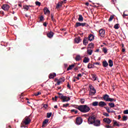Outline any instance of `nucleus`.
Listing matches in <instances>:
<instances>
[{
  "label": "nucleus",
  "mask_w": 128,
  "mask_h": 128,
  "mask_svg": "<svg viewBox=\"0 0 128 128\" xmlns=\"http://www.w3.org/2000/svg\"><path fill=\"white\" fill-rule=\"evenodd\" d=\"M88 38L90 42H92V40H94V36L92 34H90L88 37Z\"/></svg>",
  "instance_id": "obj_15"
},
{
  "label": "nucleus",
  "mask_w": 128,
  "mask_h": 128,
  "mask_svg": "<svg viewBox=\"0 0 128 128\" xmlns=\"http://www.w3.org/2000/svg\"><path fill=\"white\" fill-rule=\"evenodd\" d=\"M75 60L76 62H78V61L80 60H82V58L80 57V56L77 55L76 56Z\"/></svg>",
  "instance_id": "obj_24"
},
{
  "label": "nucleus",
  "mask_w": 128,
  "mask_h": 128,
  "mask_svg": "<svg viewBox=\"0 0 128 128\" xmlns=\"http://www.w3.org/2000/svg\"><path fill=\"white\" fill-rule=\"evenodd\" d=\"M106 110H107L109 114L110 112V107H106Z\"/></svg>",
  "instance_id": "obj_38"
},
{
  "label": "nucleus",
  "mask_w": 128,
  "mask_h": 128,
  "mask_svg": "<svg viewBox=\"0 0 128 128\" xmlns=\"http://www.w3.org/2000/svg\"><path fill=\"white\" fill-rule=\"evenodd\" d=\"M99 34L102 38H104V36H106V31L102 29H100L99 30Z\"/></svg>",
  "instance_id": "obj_9"
},
{
  "label": "nucleus",
  "mask_w": 128,
  "mask_h": 128,
  "mask_svg": "<svg viewBox=\"0 0 128 128\" xmlns=\"http://www.w3.org/2000/svg\"><path fill=\"white\" fill-rule=\"evenodd\" d=\"M123 120H128V116H124L122 117Z\"/></svg>",
  "instance_id": "obj_45"
},
{
  "label": "nucleus",
  "mask_w": 128,
  "mask_h": 128,
  "mask_svg": "<svg viewBox=\"0 0 128 128\" xmlns=\"http://www.w3.org/2000/svg\"><path fill=\"white\" fill-rule=\"evenodd\" d=\"M43 25L44 26H46V22H44Z\"/></svg>",
  "instance_id": "obj_59"
},
{
  "label": "nucleus",
  "mask_w": 128,
  "mask_h": 128,
  "mask_svg": "<svg viewBox=\"0 0 128 128\" xmlns=\"http://www.w3.org/2000/svg\"><path fill=\"white\" fill-rule=\"evenodd\" d=\"M90 62V58L85 57L83 60V62L86 64Z\"/></svg>",
  "instance_id": "obj_20"
},
{
  "label": "nucleus",
  "mask_w": 128,
  "mask_h": 128,
  "mask_svg": "<svg viewBox=\"0 0 128 128\" xmlns=\"http://www.w3.org/2000/svg\"><path fill=\"white\" fill-rule=\"evenodd\" d=\"M40 94H42L41 92H36L34 94V96H40Z\"/></svg>",
  "instance_id": "obj_37"
},
{
  "label": "nucleus",
  "mask_w": 128,
  "mask_h": 128,
  "mask_svg": "<svg viewBox=\"0 0 128 128\" xmlns=\"http://www.w3.org/2000/svg\"><path fill=\"white\" fill-rule=\"evenodd\" d=\"M68 106H70V104H63V108H67Z\"/></svg>",
  "instance_id": "obj_47"
},
{
  "label": "nucleus",
  "mask_w": 128,
  "mask_h": 128,
  "mask_svg": "<svg viewBox=\"0 0 128 128\" xmlns=\"http://www.w3.org/2000/svg\"><path fill=\"white\" fill-rule=\"evenodd\" d=\"M96 120V116H92L88 118V122L89 124H94Z\"/></svg>",
  "instance_id": "obj_3"
},
{
  "label": "nucleus",
  "mask_w": 128,
  "mask_h": 128,
  "mask_svg": "<svg viewBox=\"0 0 128 128\" xmlns=\"http://www.w3.org/2000/svg\"><path fill=\"white\" fill-rule=\"evenodd\" d=\"M81 112H88L90 110V108L88 105H80L77 108Z\"/></svg>",
  "instance_id": "obj_1"
},
{
  "label": "nucleus",
  "mask_w": 128,
  "mask_h": 128,
  "mask_svg": "<svg viewBox=\"0 0 128 128\" xmlns=\"http://www.w3.org/2000/svg\"><path fill=\"white\" fill-rule=\"evenodd\" d=\"M71 112H75V114H78V110H70Z\"/></svg>",
  "instance_id": "obj_43"
},
{
  "label": "nucleus",
  "mask_w": 128,
  "mask_h": 128,
  "mask_svg": "<svg viewBox=\"0 0 128 128\" xmlns=\"http://www.w3.org/2000/svg\"><path fill=\"white\" fill-rule=\"evenodd\" d=\"M48 119L45 120L43 122L42 125V128H44V124H48Z\"/></svg>",
  "instance_id": "obj_22"
},
{
  "label": "nucleus",
  "mask_w": 128,
  "mask_h": 128,
  "mask_svg": "<svg viewBox=\"0 0 128 128\" xmlns=\"http://www.w3.org/2000/svg\"><path fill=\"white\" fill-rule=\"evenodd\" d=\"M30 122H32V120H30V116L25 117L21 122L20 128H26V126L30 124Z\"/></svg>",
  "instance_id": "obj_2"
},
{
  "label": "nucleus",
  "mask_w": 128,
  "mask_h": 128,
  "mask_svg": "<svg viewBox=\"0 0 128 128\" xmlns=\"http://www.w3.org/2000/svg\"><path fill=\"white\" fill-rule=\"evenodd\" d=\"M35 4L36 6H40V2L37 1L35 2Z\"/></svg>",
  "instance_id": "obj_46"
},
{
  "label": "nucleus",
  "mask_w": 128,
  "mask_h": 128,
  "mask_svg": "<svg viewBox=\"0 0 128 128\" xmlns=\"http://www.w3.org/2000/svg\"><path fill=\"white\" fill-rule=\"evenodd\" d=\"M88 46H89L90 48H94V44L92 43H91L88 44Z\"/></svg>",
  "instance_id": "obj_31"
},
{
  "label": "nucleus",
  "mask_w": 128,
  "mask_h": 128,
  "mask_svg": "<svg viewBox=\"0 0 128 128\" xmlns=\"http://www.w3.org/2000/svg\"><path fill=\"white\" fill-rule=\"evenodd\" d=\"M122 117L120 116V115H119L118 116V120H120V118H121Z\"/></svg>",
  "instance_id": "obj_62"
},
{
  "label": "nucleus",
  "mask_w": 128,
  "mask_h": 128,
  "mask_svg": "<svg viewBox=\"0 0 128 128\" xmlns=\"http://www.w3.org/2000/svg\"><path fill=\"white\" fill-rule=\"evenodd\" d=\"M60 98V100H62V102H68L70 100V97H68L66 96H63L61 95L59 96Z\"/></svg>",
  "instance_id": "obj_5"
},
{
  "label": "nucleus",
  "mask_w": 128,
  "mask_h": 128,
  "mask_svg": "<svg viewBox=\"0 0 128 128\" xmlns=\"http://www.w3.org/2000/svg\"><path fill=\"white\" fill-rule=\"evenodd\" d=\"M108 64H109V66L112 68V66H114V62H112V60H108Z\"/></svg>",
  "instance_id": "obj_23"
},
{
  "label": "nucleus",
  "mask_w": 128,
  "mask_h": 128,
  "mask_svg": "<svg viewBox=\"0 0 128 128\" xmlns=\"http://www.w3.org/2000/svg\"><path fill=\"white\" fill-rule=\"evenodd\" d=\"M122 52H126V49H125V48L122 49Z\"/></svg>",
  "instance_id": "obj_61"
},
{
  "label": "nucleus",
  "mask_w": 128,
  "mask_h": 128,
  "mask_svg": "<svg viewBox=\"0 0 128 128\" xmlns=\"http://www.w3.org/2000/svg\"><path fill=\"white\" fill-rule=\"evenodd\" d=\"M80 102L82 104H84V99H80Z\"/></svg>",
  "instance_id": "obj_44"
},
{
  "label": "nucleus",
  "mask_w": 128,
  "mask_h": 128,
  "mask_svg": "<svg viewBox=\"0 0 128 128\" xmlns=\"http://www.w3.org/2000/svg\"><path fill=\"white\" fill-rule=\"evenodd\" d=\"M123 16L124 18L125 16H128V14H124V12L123 14Z\"/></svg>",
  "instance_id": "obj_54"
},
{
  "label": "nucleus",
  "mask_w": 128,
  "mask_h": 128,
  "mask_svg": "<svg viewBox=\"0 0 128 128\" xmlns=\"http://www.w3.org/2000/svg\"><path fill=\"white\" fill-rule=\"evenodd\" d=\"M74 68V64H72V65H70L69 66V67L67 68V70H70Z\"/></svg>",
  "instance_id": "obj_25"
},
{
  "label": "nucleus",
  "mask_w": 128,
  "mask_h": 128,
  "mask_svg": "<svg viewBox=\"0 0 128 128\" xmlns=\"http://www.w3.org/2000/svg\"><path fill=\"white\" fill-rule=\"evenodd\" d=\"M98 102H94L92 103V106H98Z\"/></svg>",
  "instance_id": "obj_29"
},
{
  "label": "nucleus",
  "mask_w": 128,
  "mask_h": 128,
  "mask_svg": "<svg viewBox=\"0 0 128 128\" xmlns=\"http://www.w3.org/2000/svg\"><path fill=\"white\" fill-rule=\"evenodd\" d=\"M106 106V103L104 102L101 101L99 102L98 106L100 108H103V106Z\"/></svg>",
  "instance_id": "obj_11"
},
{
  "label": "nucleus",
  "mask_w": 128,
  "mask_h": 128,
  "mask_svg": "<svg viewBox=\"0 0 128 128\" xmlns=\"http://www.w3.org/2000/svg\"><path fill=\"white\" fill-rule=\"evenodd\" d=\"M93 66H94V65H92V64H90V63H89V64H88V68H92Z\"/></svg>",
  "instance_id": "obj_35"
},
{
  "label": "nucleus",
  "mask_w": 128,
  "mask_h": 128,
  "mask_svg": "<svg viewBox=\"0 0 128 128\" xmlns=\"http://www.w3.org/2000/svg\"><path fill=\"white\" fill-rule=\"evenodd\" d=\"M94 126H100V121L98 120H95V122H94Z\"/></svg>",
  "instance_id": "obj_12"
},
{
  "label": "nucleus",
  "mask_w": 128,
  "mask_h": 128,
  "mask_svg": "<svg viewBox=\"0 0 128 128\" xmlns=\"http://www.w3.org/2000/svg\"><path fill=\"white\" fill-rule=\"evenodd\" d=\"M102 52H104V54H106L108 52V49L104 47L102 48Z\"/></svg>",
  "instance_id": "obj_32"
},
{
  "label": "nucleus",
  "mask_w": 128,
  "mask_h": 128,
  "mask_svg": "<svg viewBox=\"0 0 128 128\" xmlns=\"http://www.w3.org/2000/svg\"><path fill=\"white\" fill-rule=\"evenodd\" d=\"M60 84H62V81L57 82V85L58 86H60Z\"/></svg>",
  "instance_id": "obj_51"
},
{
  "label": "nucleus",
  "mask_w": 128,
  "mask_h": 128,
  "mask_svg": "<svg viewBox=\"0 0 128 128\" xmlns=\"http://www.w3.org/2000/svg\"><path fill=\"white\" fill-rule=\"evenodd\" d=\"M2 8L4 10L8 11L10 10V6L6 4H3L2 6Z\"/></svg>",
  "instance_id": "obj_8"
},
{
  "label": "nucleus",
  "mask_w": 128,
  "mask_h": 128,
  "mask_svg": "<svg viewBox=\"0 0 128 128\" xmlns=\"http://www.w3.org/2000/svg\"><path fill=\"white\" fill-rule=\"evenodd\" d=\"M108 106H110V108H114V104L110 102L108 104Z\"/></svg>",
  "instance_id": "obj_33"
},
{
  "label": "nucleus",
  "mask_w": 128,
  "mask_h": 128,
  "mask_svg": "<svg viewBox=\"0 0 128 128\" xmlns=\"http://www.w3.org/2000/svg\"><path fill=\"white\" fill-rule=\"evenodd\" d=\"M62 6V4H58L56 6V8H58Z\"/></svg>",
  "instance_id": "obj_42"
},
{
  "label": "nucleus",
  "mask_w": 128,
  "mask_h": 128,
  "mask_svg": "<svg viewBox=\"0 0 128 128\" xmlns=\"http://www.w3.org/2000/svg\"><path fill=\"white\" fill-rule=\"evenodd\" d=\"M74 40H75V42H76V44H78L80 42V37L76 38Z\"/></svg>",
  "instance_id": "obj_26"
},
{
  "label": "nucleus",
  "mask_w": 128,
  "mask_h": 128,
  "mask_svg": "<svg viewBox=\"0 0 128 128\" xmlns=\"http://www.w3.org/2000/svg\"><path fill=\"white\" fill-rule=\"evenodd\" d=\"M67 87L68 88H70V84L68 83L67 84Z\"/></svg>",
  "instance_id": "obj_56"
},
{
  "label": "nucleus",
  "mask_w": 128,
  "mask_h": 128,
  "mask_svg": "<svg viewBox=\"0 0 128 128\" xmlns=\"http://www.w3.org/2000/svg\"><path fill=\"white\" fill-rule=\"evenodd\" d=\"M114 122V126H120V124H118V122L116 120H113Z\"/></svg>",
  "instance_id": "obj_30"
},
{
  "label": "nucleus",
  "mask_w": 128,
  "mask_h": 128,
  "mask_svg": "<svg viewBox=\"0 0 128 128\" xmlns=\"http://www.w3.org/2000/svg\"><path fill=\"white\" fill-rule=\"evenodd\" d=\"M75 78H76V80H80V77L77 76V77H74Z\"/></svg>",
  "instance_id": "obj_57"
},
{
  "label": "nucleus",
  "mask_w": 128,
  "mask_h": 128,
  "mask_svg": "<svg viewBox=\"0 0 128 128\" xmlns=\"http://www.w3.org/2000/svg\"><path fill=\"white\" fill-rule=\"evenodd\" d=\"M91 76H92V80L94 81L96 80V78H98L96 77V75L95 74H91Z\"/></svg>",
  "instance_id": "obj_21"
},
{
  "label": "nucleus",
  "mask_w": 128,
  "mask_h": 128,
  "mask_svg": "<svg viewBox=\"0 0 128 128\" xmlns=\"http://www.w3.org/2000/svg\"><path fill=\"white\" fill-rule=\"evenodd\" d=\"M23 8L26 10H28L30 7L28 6H23Z\"/></svg>",
  "instance_id": "obj_34"
},
{
  "label": "nucleus",
  "mask_w": 128,
  "mask_h": 128,
  "mask_svg": "<svg viewBox=\"0 0 128 128\" xmlns=\"http://www.w3.org/2000/svg\"><path fill=\"white\" fill-rule=\"evenodd\" d=\"M44 14H50V11L47 8H44Z\"/></svg>",
  "instance_id": "obj_14"
},
{
  "label": "nucleus",
  "mask_w": 128,
  "mask_h": 128,
  "mask_svg": "<svg viewBox=\"0 0 128 128\" xmlns=\"http://www.w3.org/2000/svg\"><path fill=\"white\" fill-rule=\"evenodd\" d=\"M51 20H52V22H56V20L54 18V14H51Z\"/></svg>",
  "instance_id": "obj_40"
},
{
  "label": "nucleus",
  "mask_w": 128,
  "mask_h": 128,
  "mask_svg": "<svg viewBox=\"0 0 128 128\" xmlns=\"http://www.w3.org/2000/svg\"><path fill=\"white\" fill-rule=\"evenodd\" d=\"M82 118L81 117H77L76 118V124H82Z\"/></svg>",
  "instance_id": "obj_7"
},
{
  "label": "nucleus",
  "mask_w": 128,
  "mask_h": 128,
  "mask_svg": "<svg viewBox=\"0 0 128 128\" xmlns=\"http://www.w3.org/2000/svg\"><path fill=\"white\" fill-rule=\"evenodd\" d=\"M104 116H110V114L106 112H104L103 114Z\"/></svg>",
  "instance_id": "obj_48"
},
{
  "label": "nucleus",
  "mask_w": 128,
  "mask_h": 128,
  "mask_svg": "<svg viewBox=\"0 0 128 128\" xmlns=\"http://www.w3.org/2000/svg\"><path fill=\"white\" fill-rule=\"evenodd\" d=\"M103 98L104 99V100H106V102H114V99L110 98V96L108 94L104 95L103 96Z\"/></svg>",
  "instance_id": "obj_4"
},
{
  "label": "nucleus",
  "mask_w": 128,
  "mask_h": 128,
  "mask_svg": "<svg viewBox=\"0 0 128 128\" xmlns=\"http://www.w3.org/2000/svg\"><path fill=\"white\" fill-rule=\"evenodd\" d=\"M78 20L79 22H83L84 21V18L82 17V15L80 14L79 18H78Z\"/></svg>",
  "instance_id": "obj_27"
},
{
  "label": "nucleus",
  "mask_w": 128,
  "mask_h": 128,
  "mask_svg": "<svg viewBox=\"0 0 128 128\" xmlns=\"http://www.w3.org/2000/svg\"><path fill=\"white\" fill-rule=\"evenodd\" d=\"M87 54L89 56H92V50L91 49H89L87 50Z\"/></svg>",
  "instance_id": "obj_28"
},
{
  "label": "nucleus",
  "mask_w": 128,
  "mask_h": 128,
  "mask_svg": "<svg viewBox=\"0 0 128 128\" xmlns=\"http://www.w3.org/2000/svg\"><path fill=\"white\" fill-rule=\"evenodd\" d=\"M96 52H100V49H97L95 51Z\"/></svg>",
  "instance_id": "obj_58"
},
{
  "label": "nucleus",
  "mask_w": 128,
  "mask_h": 128,
  "mask_svg": "<svg viewBox=\"0 0 128 128\" xmlns=\"http://www.w3.org/2000/svg\"><path fill=\"white\" fill-rule=\"evenodd\" d=\"M103 121L106 124H108L112 122V120H110V118H104L103 119Z\"/></svg>",
  "instance_id": "obj_13"
},
{
  "label": "nucleus",
  "mask_w": 128,
  "mask_h": 128,
  "mask_svg": "<svg viewBox=\"0 0 128 128\" xmlns=\"http://www.w3.org/2000/svg\"><path fill=\"white\" fill-rule=\"evenodd\" d=\"M88 38H84V40H83V44L84 46H86L87 44H88Z\"/></svg>",
  "instance_id": "obj_17"
},
{
  "label": "nucleus",
  "mask_w": 128,
  "mask_h": 128,
  "mask_svg": "<svg viewBox=\"0 0 128 128\" xmlns=\"http://www.w3.org/2000/svg\"><path fill=\"white\" fill-rule=\"evenodd\" d=\"M55 100H56H56H58V96H55Z\"/></svg>",
  "instance_id": "obj_60"
},
{
  "label": "nucleus",
  "mask_w": 128,
  "mask_h": 128,
  "mask_svg": "<svg viewBox=\"0 0 128 128\" xmlns=\"http://www.w3.org/2000/svg\"><path fill=\"white\" fill-rule=\"evenodd\" d=\"M42 20H44V16H41L40 17V22H42Z\"/></svg>",
  "instance_id": "obj_50"
},
{
  "label": "nucleus",
  "mask_w": 128,
  "mask_h": 128,
  "mask_svg": "<svg viewBox=\"0 0 128 128\" xmlns=\"http://www.w3.org/2000/svg\"><path fill=\"white\" fill-rule=\"evenodd\" d=\"M124 114H128V110L124 111Z\"/></svg>",
  "instance_id": "obj_49"
},
{
  "label": "nucleus",
  "mask_w": 128,
  "mask_h": 128,
  "mask_svg": "<svg viewBox=\"0 0 128 128\" xmlns=\"http://www.w3.org/2000/svg\"><path fill=\"white\" fill-rule=\"evenodd\" d=\"M54 108H58V106L57 105H56L54 106Z\"/></svg>",
  "instance_id": "obj_64"
},
{
  "label": "nucleus",
  "mask_w": 128,
  "mask_h": 128,
  "mask_svg": "<svg viewBox=\"0 0 128 128\" xmlns=\"http://www.w3.org/2000/svg\"><path fill=\"white\" fill-rule=\"evenodd\" d=\"M114 16H111L110 18L108 19V22H112V20H114Z\"/></svg>",
  "instance_id": "obj_36"
},
{
  "label": "nucleus",
  "mask_w": 128,
  "mask_h": 128,
  "mask_svg": "<svg viewBox=\"0 0 128 128\" xmlns=\"http://www.w3.org/2000/svg\"><path fill=\"white\" fill-rule=\"evenodd\" d=\"M54 32H50L48 34H47V36H48L49 38H52V36H54Z\"/></svg>",
  "instance_id": "obj_16"
},
{
  "label": "nucleus",
  "mask_w": 128,
  "mask_h": 128,
  "mask_svg": "<svg viewBox=\"0 0 128 128\" xmlns=\"http://www.w3.org/2000/svg\"><path fill=\"white\" fill-rule=\"evenodd\" d=\"M102 66L104 68H106L108 66V63L106 60H104L102 62Z\"/></svg>",
  "instance_id": "obj_19"
},
{
  "label": "nucleus",
  "mask_w": 128,
  "mask_h": 128,
  "mask_svg": "<svg viewBox=\"0 0 128 128\" xmlns=\"http://www.w3.org/2000/svg\"><path fill=\"white\" fill-rule=\"evenodd\" d=\"M78 78H82V74H78Z\"/></svg>",
  "instance_id": "obj_52"
},
{
  "label": "nucleus",
  "mask_w": 128,
  "mask_h": 128,
  "mask_svg": "<svg viewBox=\"0 0 128 128\" xmlns=\"http://www.w3.org/2000/svg\"><path fill=\"white\" fill-rule=\"evenodd\" d=\"M50 116H52V112L47 113V118H50Z\"/></svg>",
  "instance_id": "obj_41"
},
{
  "label": "nucleus",
  "mask_w": 128,
  "mask_h": 128,
  "mask_svg": "<svg viewBox=\"0 0 128 128\" xmlns=\"http://www.w3.org/2000/svg\"><path fill=\"white\" fill-rule=\"evenodd\" d=\"M94 64L100 65V62H96L94 63Z\"/></svg>",
  "instance_id": "obj_55"
},
{
  "label": "nucleus",
  "mask_w": 128,
  "mask_h": 128,
  "mask_svg": "<svg viewBox=\"0 0 128 128\" xmlns=\"http://www.w3.org/2000/svg\"><path fill=\"white\" fill-rule=\"evenodd\" d=\"M114 28H115V30H118V28H120L118 27V24H116L114 26Z\"/></svg>",
  "instance_id": "obj_39"
},
{
  "label": "nucleus",
  "mask_w": 128,
  "mask_h": 128,
  "mask_svg": "<svg viewBox=\"0 0 128 128\" xmlns=\"http://www.w3.org/2000/svg\"><path fill=\"white\" fill-rule=\"evenodd\" d=\"M90 96H94L96 94V89L94 88V86L92 85H90Z\"/></svg>",
  "instance_id": "obj_6"
},
{
  "label": "nucleus",
  "mask_w": 128,
  "mask_h": 128,
  "mask_svg": "<svg viewBox=\"0 0 128 128\" xmlns=\"http://www.w3.org/2000/svg\"><path fill=\"white\" fill-rule=\"evenodd\" d=\"M55 76H56V73H52L49 75V78H54Z\"/></svg>",
  "instance_id": "obj_18"
},
{
  "label": "nucleus",
  "mask_w": 128,
  "mask_h": 128,
  "mask_svg": "<svg viewBox=\"0 0 128 128\" xmlns=\"http://www.w3.org/2000/svg\"><path fill=\"white\" fill-rule=\"evenodd\" d=\"M86 24V23H80V22H76L75 28H78V26H84Z\"/></svg>",
  "instance_id": "obj_10"
},
{
  "label": "nucleus",
  "mask_w": 128,
  "mask_h": 128,
  "mask_svg": "<svg viewBox=\"0 0 128 128\" xmlns=\"http://www.w3.org/2000/svg\"><path fill=\"white\" fill-rule=\"evenodd\" d=\"M48 106V104H44V108H47Z\"/></svg>",
  "instance_id": "obj_53"
},
{
  "label": "nucleus",
  "mask_w": 128,
  "mask_h": 128,
  "mask_svg": "<svg viewBox=\"0 0 128 128\" xmlns=\"http://www.w3.org/2000/svg\"><path fill=\"white\" fill-rule=\"evenodd\" d=\"M106 128H110V126H106Z\"/></svg>",
  "instance_id": "obj_63"
}]
</instances>
